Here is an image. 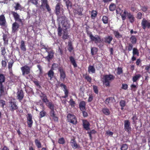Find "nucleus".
<instances>
[{"mask_svg": "<svg viewBox=\"0 0 150 150\" xmlns=\"http://www.w3.org/2000/svg\"><path fill=\"white\" fill-rule=\"evenodd\" d=\"M41 6H45L48 11H50V8L49 6L47 4V0H41Z\"/></svg>", "mask_w": 150, "mask_h": 150, "instance_id": "20", "label": "nucleus"}, {"mask_svg": "<svg viewBox=\"0 0 150 150\" xmlns=\"http://www.w3.org/2000/svg\"><path fill=\"white\" fill-rule=\"evenodd\" d=\"M88 71L89 73H94L95 71V68L93 66H89L88 68Z\"/></svg>", "mask_w": 150, "mask_h": 150, "instance_id": "33", "label": "nucleus"}, {"mask_svg": "<svg viewBox=\"0 0 150 150\" xmlns=\"http://www.w3.org/2000/svg\"><path fill=\"white\" fill-rule=\"evenodd\" d=\"M62 18L61 21H58L61 23H59L58 33L60 36L62 35L63 39H68L69 35L67 30L69 27V24L64 16H62Z\"/></svg>", "mask_w": 150, "mask_h": 150, "instance_id": "1", "label": "nucleus"}, {"mask_svg": "<svg viewBox=\"0 0 150 150\" xmlns=\"http://www.w3.org/2000/svg\"><path fill=\"white\" fill-rule=\"evenodd\" d=\"M142 14L141 12H139L137 14V18L139 19H141L142 18Z\"/></svg>", "mask_w": 150, "mask_h": 150, "instance_id": "56", "label": "nucleus"}, {"mask_svg": "<svg viewBox=\"0 0 150 150\" xmlns=\"http://www.w3.org/2000/svg\"><path fill=\"white\" fill-rule=\"evenodd\" d=\"M141 77V75L139 74L136 75L132 78V81L133 82H136L139 80Z\"/></svg>", "mask_w": 150, "mask_h": 150, "instance_id": "29", "label": "nucleus"}, {"mask_svg": "<svg viewBox=\"0 0 150 150\" xmlns=\"http://www.w3.org/2000/svg\"><path fill=\"white\" fill-rule=\"evenodd\" d=\"M24 97V95L23 91L21 90L18 91L17 93V97L21 101Z\"/></svg>", "mask_w": 150, "mask_h": 150, "instance_id": "15", "label": "nucleus"}, {"mask_svg": "<svg viewBox=\"0 0 150 150\" xmlns=\"http://www.w3.org/2000/svg\"><path fill=\"white\" fill-rule=\"evenodd\" d=\"M127 87L128 86L127 84H123L122 85V89L126 90L127 88Z\"/></svg>", "mask_w": 150, "mask_h": 150, "instance_id": "63", "label": "nucleus"}, {"mask_svg": "<svg viewBox=\"0 0 150 150\" xmlns=\"http://www.w3.org/2000/svg\"><path fill=\"white\" fill-rule=\"evenodd\" d=\"M133 55H137V56L139 55V52L137 49L135 48H134L133 50Z\"/></svg>", "mask_w": 150, "mask_h": 150, "instance_id": "47", "label": "nucleus"}, {"mask_svg": "<svg viewBox=\"0 0 150 150\" xmlns=\"http://www.w3.org/2000/svg\"><path fill=\"white\" fill-rule=\"evenodd\" d=\"M137 87L138 84L137 83H136L135 84L133 83L131 86V89L134 91H135Z\"/></svg>", "mask_w": 150, "mask_h": 150, "instance_id": "35", "label": "nucleus"}, {"mask_svg": "<svg viewBox=\"0 0 150 150\" xmlns=\"http://www.w3.org/2000/svg\"><path fill=\"white\" fill-rule=\"evenodd\" d=\"M141 25L142 28L144 29H145L146 28H150V21L143 18L141 23Z\"/></svg>", "mask_w": 150, "mask_h": 150, "instance_id": "4", "label": "nucleus"}, {"mask_svg": "<svg viewBox=\"0 0 150 150\" xmlns=\"http://www.w3.org/2000/svg\"><path fill=\"white\" fill-rule=\"evenodd\" d=\"M131 42L133 44H135L137 41V39L134 36H132L130 38Z\"/></svg>", "mask_w": 150, "mask_h": 150, "instance_id": "36", "label": "nucleus"}, {"mask_svg": "<svg viewBox=\"0 0 150 150\" xmlns=\"http://www.w3.org/2000/svg\"><path fill=\"white\" fill-rule=\"evenodd\" d=\"M68 122L73 124H76L77 122V120L75 116L69 114L67 116Z\"/></svg>", "mask_w": 150, "mask_h": 150, "instance_id": "7", "label": "nucleus"}, {"mask_svg": "<svg viewBox=\"0 0 150 150\" xmlns=\"http://www.w3.org/2000/svg\"><path fill=\"white\" fill-rule=\"evenodd\" d=\"M128 148L127 145L126 144H123L121 147V150H126Z\"/></svg>", "mask_w": 150, "mask_h": 150, "instance_id": "52", "label": "nucleus"}, {"mask_svg": "<svg viewBox=\"0 0 150 150\" xmlns=\"http://www.w3.org/2000/svg\"><path fill=\"white\" fill-rule=\"evenodd\" d=\"M35 143L36 146L38 148H40L41 147V144L40 141L37 139L35 140Z\"/></svg>", "mask_w": 150, "mask_h": 150, "instance_id": "45", "label": "nucleus"}, {"mask_svg": "<svg viewBox=\"0 0 150 150\" xmlns=\"http://www.w3.org/2000/svg\"><path fill=\"white\" fill-rule=\"evenodd\" d=\"M70 144L72 148L74 149L79 148L80 147L79 145L77 144L75 140L74 139L71 140Z\"/></svg>", "mask_w": 150, "mask_h": 150, "instance_id": "11", "label": "nucleus"}, {"mask_svg": "<svg viewBox=\"0 0 150 150\" xmlns=\"http://www.w3.org/2000/svg\"><path fill=\"white\" fill-rule=\"evenodd\" d=\"M116 8L115 5L114 4H111L109 6V9L110 11H114Z\"/></svg>", "mask_w": 150, "mask_h": 150, "instance_id": "44", "label": "nucleus"}, {"mask_svg": "<svg viewBox=\"0 0 150 150\" xmlns=\"http://www.w3.org/2000/svg\"><path fill=\"white\" fill-rule=\"evenodd\" d=\"M108 18L106 16H103V17L102 21L103 23L105 24H106L108 22Z\"/></svg>", "mask_w": 150, "mask_h": 150, "instance_id": "48", "label": "nucleus"}, {"mask_svg": "<svg viewBox=\"0 0 150 150\" xmlns=\"http://www.w3.org/2000/svg\"><path fill=\"white\" fill-rule=\"evenodd\" d=\"M124 129L128 133H130L132 130L130 122L128 120H126L124 121Z\"/></svg>", "mask_w": 150, "mask_h": 150, "instance_id": "5", "label": "nucleus"}, {"mask_svg": "<svg viewBox=\"0 0 150 150\" xmlns=\"http://www.w3.org/2000/svg\"><path fill=\"white\" fill-rule=\"evenodd\" d=\"M127 17L130 22L132 23L134 22V18L132 14L129 13V14H128Z\"/></svg>", "mask_w": 150, "mask_h": 150, "instance_id": "26", "label": "nucleus"}, {"mask_svg": "<svg viewBox=\"0 0 150 150\" xmlns=\"http://www.w3.org/2000/svg\"><path fill=\"white\" fill-rule=\"evenodd\" d=\"M16 10H20L21 9V6L20 4H17L16 6L15 7Z\"/></svg>", "mask_w": 150, "mask_h": 150, "instance_id": "58", "label": "nucleus"}, {"mask_svg": "<svg viewBox=\"0 0 150 150\" xmlns=\"http://www.w3.org/2000/svg\"><path fill=\"white\" fill-rule=\"evenodd\" d=\"M112 39L113 38L112 36H108L105 38V42L108 44H110Z\"/></svg>", "mask_w": 150, "mask_h": 150, "instance_id": "23", "label": "nucleus"}, {"mask_svg": "<svg viewBox=\"0 0 150 150\" xmlns=\"http://www.w3.org/2000/svg\"><path fill=\"white\" fill-rule=\"evenodd\" d=\"M97 15V12L96 11L93 10L91 12V17L93 19L95 18Z\"/></svg>", "mask_w": 150, "mask_h": 150, "instance_id": "40", "label": "nucleus"}, {"mask_svg": "<svg viewBox=\"0 0 150 150\" xmlns=\"http://www.w3.org/2000/svg\"><path fill=\"white\" fill-rule=\"evenodd\" d=\"M82 122L83 128L87 130H89L90 124L86 120H83Z\"/></svg>", "mask_w": 150, "mask_h": 150, "instance_id": "13", "label": "nucleus"}, {"mask_svg": "<svg viewBox=\"0 0 150 150\" xmlns=\"http://www.w3.org/2000/svg\"><path fill=\"white\" fill-rule=\"evenodd\" d=\"M68 122L73 124H76L77 122V120L75 116L69 114L67 116Z\"/></svg>", "mask_w": 150, "mask_h": 150, "instance_id": "6", "label": "nucleus"}, {"mask_svg": "<svg viewBox=\"0 0 150 150\" xmlns=\"http://www.w3.org/2000/svg\"><path fill=\"white\" fill-rule=\"evenodd\" d=\"M13 63L9 62L8 65V68L10 71L11 70V68L13 66Z\"/></svg>", "mask_w": 150, "mask_h": 150, "instance_id": "62", "label": "nucleus"}, {"mask_svg": "<svg viewBox=\"0 0 150 150\" xmlns=\"http://www.w3.org/2000/svg\"><path fill=\"white\" fill-rule=\"evenodd\" d=\"M102 111L103 113L106 115H108L110 113L109 110L106 108H104L102 110Z\"/></svg>", "mask_w": 150, "mask_h": 150, "instance_id": "37", "label": "nucleus"}, {"mask_svg": "<svg viewBox=\"0 0 150 150\" xmlns=\"http://www.w3.org/2000/svg\"><path fill=\"white\" fill-rule=\"evenodd\" d=\"M46 51L48 53V55L45 58V59L47 60L49 62L53 56V52L52 51H51L50 52H48L47 50V48H45Z\"/></svg>", "mask_w": 150, "mask_h": 150, "instance_id": "16", "label": "nucleus"}, {"mask_svg": "<svg viewBox=\"0 0 150 150\" xmlns=\"http://www.w3.org/2000/svg\"><path fill=\"white\" fill-rule=\"evenodd\" d=\"M93 89L94 92L96 94L98 93V91L97 87L95 86H93Z\"/></svg>", "mask_w": 150, "mask_h": 150, "instance_id": "54", "label": "nucleus"}, {"mask_svg": "<svg viewBox=\"0 0 150 150\" xmlns=\"http://www.w3.org/2000/svg\"><path fill=\"white\" fill-rule=\"evenodd\" d=\"M115 78V76H114L110 74L103 75V84L106 86H109L110 82L113 80Z\"/></svg>", "mask_w": 150, "mask_h": 150, "instance_id": "2", "label": "nucleus"}, {"mask_svg": "<svg viewBox=\"0 0 150 150\" xmlns=\"http://www.w3.org/2000/svg\"><path fill=\"white\" fill-rule=\"evenodd\" d=\"M86 103L84 101L81 102L79 105L81 111L85 110V108Z\"/></svg>", "mask_w": 150, "mask_h": 150, "instance_id": "25", "label": "nucleus"}, {"mask_svg": "<svg viewBox=\"0 0 150 150\" xmlns=\"http://www.w3.org/2000/svg\"><path fill=\"white\" fill-rule=\"evenodd\" d=\"M74 12L75 14H78L79 15H81V9L79 7H78L77 8H75L74 10Z\"/></svg>", "mask_w": 150, "mask_h": 150, "instance_id": "28", "label": "nucleus"}, {"mask_svg": "<svg viewBox=\"0 0 150 150\" xmlns=\"http://www.w3.org/2000/svg\"><path fill=\"white\" fill-rule=\"evenodd\" d=\"M129 13H128L125 10H124V11H122L121 13H119V14L121 16L122 20H125L128 14Z\"/></svg>", "mask_w": 150, "mask_h": 150, "instance_id": "18", "label": "nucleus"}, {"mask_svg": "<svg viewBox=\"0 0 150 150\" xmlns=\"http://www.w3.org/2000/svg\"><path fill=\"white\" fill-rule=\"evenodd\" d=\"M113 33L117 38H120L122 37V35L117 31L113 30Z\"/></svg>", "mask_w": 150, "mask_h": 150, "instance_id": "30", "label": "nucleus"}, {"mask_svg": "<svg viewBox=\"0 0 150 150\" xmlns=\"http://www.w3.org/2000/svg\"><path fill=\"white\" fill-rule=\"evenodd\" d=\"M5 81V77L4 75L0 74V84H2V83L4 82Z\"/></svg>", "mask_w": 150, "mask_h": 150, "instance_id": "43", "label": "nucleus"}, {"mask_svg": "<svg viewBox=\"0 0 150 150\" xmlns=\"http://www.w3.org/2000/svg\"><path fill=\"white\" fill-rule=\"evenodd\" d=\"M85 79L89 82H90L91 81V78L88 76H86L85 77Z\"/></svg>", "mask_w": 150, "mask_h": 150, "instance_id": "64", "label": "nucleus"}, {"mask_svg": "<svg viewBox=\"0 0 150 150\" xmlns=\"http://www.w3.org/2000/svg\"><path fill=\"white\" fill-rule=\"evenodd\" d=\"M48 75L50 79L51 80L54 77V72L51 70L49 71L48 73Z\"/></svg>", "mask_w": 150, "mask_h": 150, "instance_id": "31", "label": "nucleus"}, {"mask_svg": "<svg viewBox=\"0 0 150 150\" xmlns=\"http://www.w3.org/2000/svg\"><path fill=\"white\" fill-rule=\"evenodd\" d=\"M0 103L1 105L3 107L4 105L6 104L5 101L2 100H0Z\"/></svg>", "mask_w": 150, "mask_h": 150, "instance_id": "60", "label": "nucleus"}, {"mask_svg": "<svg viewBox=\"0 0 150 150\" xmlns=\"http://www.w3.org/2000/svg\"><path fill=\"white\" fill-rule=\"evenodd\" d=\"M122 73V69L120 67H118L117 69V74H120Z\"/></svg>", "mask_w": 150, "mask_h": 150, "instance_id": "53", "label": "nucleus"}, {"mask_svg": "<svg viewBox=\"0 0 150 150\" xmlns=\"http://www.w3.org/2000/svg\"><path fill=\"white\" fill-rule=\"evenodd\" d=\"M58 65L57 64L54 63L52 65V68L54 70L55 69L58 67Z\"/></svg>", "mask_w": 150, "mask_h": 150, "instance_id": "59", "label": "nucleus"}, {"mask_svg": "<svg viewBox=\"0 0 150 150\" xmlns=\"http://www.w3.org/2000/svg\"><path fill=\"white\" fill-rule=\"evenodd\" d=\"M69 59L70 61L74 67H76L77 66V65L74 59L72 56H71L69 57Z\"/></svg>", "mask_w": 150, "mask_h": 150, "instance_id": "34", "label": "nucleus"}, {"mask_svg": "<svg viewBox=\"0 0 150 150\" xmlns=\"http://www.w3.org/2000/svg\"><path fill=\"white\" fill-rule=\"evenodd\" d=\"M9 106L10 110L12 111H13L18 109V107L16 103L14 102L10 101L9 102Z\"/></svg>", "mask_w": 150, "mask_h": 150, "instance_id": "9", "label": "nucleus"}, {"mask_svg": "<svg viewBox=\"0 0 150 150\" xmlns=\"http://www.w3.org/2000/svg\"><path fill=\"white\" fill-rule=\"evenodd\" d=\"M70 104L72 106H74L75 104L74 102L72 99H71L69 102Z\"/></svg>", "mask_w": 150, "mask_h": 150, "instance_id": "61", "label": "nucleus"}, {"mask_svg": "<svg viewBox=\"0 0 150 150\" xmlns=\"http://www.w3.org/2000/svg\"><path fill=\"white\" fill-rule=\"evenodd\" d=\"M64 91V93L65 94V95L63 97L64 98H66L68 96V92L67 89H66L64 90H63Z\"/></svg>", "mask_w": 150, "mask_h": 150, "instance_id": "55", "label": "nucleus"}, {"mask_svg": "<svg viewBox=\"0 0 150 150\" xmlns=\"http://www.w3.org/2000/svg\"><path fill=\"white\" fill-rule=\"evenodd\" d=\"M120 105L121 107V109L123 110V107L125 106L126 105V103L124 100H121L120 102Z\"/></svg>", "mask_w": 150, "mask_h": 150, "instance_id": "38", "label": "nucleus"}, {"mask_svg": "<svg viewBox=\"0 0 150 150\" xmlns=\"http://www.w3.org/2000/svg\"><path fill=\"white\" fill-rule=\"evenodd\" d=\"M68 50L69 51L71 52L73 50V48L72 45V44L71 42H68Z\"/></svg>", "mask_w": 150, "mask_h": 150, "instance_id": "42", "label": "nucleus"}, {"mask_svg": "<svg viewBox=\"0 0 150 150\" xmlns=\"http://www.w3.org/2000/svg\"><path fill=\"white\" fill-rule=\"evenodd\" d=\"M46 105L51 110H54V105L51 103L48 102L47 104Z\"/></svg>", "mask_w": 150, "mask_h": 150, "instance_id": "46", "label": "nucleus"}, {"mask_svg": "<svg viewBox=\"0 0 150 150\" xmlns=\"http://www.w3.org/2000/svg\"><path fill=\"white\" fill-rule=\"evenodd\" d=\"M65 1L67 9H69V7H71V3L69 0H68L67 1L66 0Z\"/></svg>", "mask_w": 150, "mask_h": 150, "instance_id": "39", "label": "nucleus"}, {"mask_svg": "<svg viewBox=\"0 0 150 150\" xmlns=\"http://www.w3.org/2000/svg\"><path fill=\"white\" fill-rule=\"evenodd\" d=\"M90 37L91 40L94 41L96 43H99L100 41V39L98 36H94L92 35L91 34L90 35Z\"/></svg>", "mask_w": 150, "mask_h": 150, "instance_id": "10", "label": "nucleus"}, {"mask_svg": "<svg viewBox=\"0 0 150 150\" xmlns=\"http://www.w3.org/2000/svg\"><path fill=\"white\" fill-rule=\"evenodd\" d=\"M59 70L60 72V78L62 80L64 81L66 76L65 73L63 69L61 68H59Z\"/></svg>", "mask_w": 150, "mask_h": 150, "instance_id": "19", "label": "nucleus"}, {"mask_svg": "<svg viewBox=\"0 0 150 150\" xmlns=\"http://www.w3.org/2000/svg\"><path fill=\"white\" fill-rule=\"evenodd\" d=\"M40 97L42 101L45 103L46 105H47V103H48L49 101L47 98L46 95L45 94L42 93V94L40 95Z\"/></svg>", "mask_w": 150, "mask_h": 150, "instance_id": "21", "label": "nucleus"}, {"mask_svg": "<svg viewBox=\"0 0 150 150\" xmlns=\"http://www.w3.org/2000/svg\"><path fill=\"white\" fill-rule=\"evenodd\" d=\"M58 143L61 144H63L65 143L64 139L63 138H60L58 140Z\"/></svg>", "mask_w": 150, "mask_h": 150, "instance_id": "50", "label": "nucleus"}, {"mask_svg": "<svg viewBox=\"0 0 150 150\" xmlns=\"http://www.w3.org/2000/svg\"><path fill=\"white\" fill-rule=\"evenodd\" d=\"M96 132L94 130H93L90 132H88V133L89 134V137L91 139H92L91 134H95L96 133Z\"/></svg>", "mask_w": 150, "mask_h": 150, "instance_id": "49", "label": "nucleus"}, {"mask_svg": "<svg viewBox=\"0 0 150 150\" xmlns=\"http://www.w3.org/2000/svg\"><path fill=\"white\" fill-rule=\"evenodd\" d=\"M29 1L36 5L38 4V0H29Z\"/></svg>", "mask_w": 150, "mask_h": 150, "instance_id": "51", "label": "nucleus"}, {"mask_svg": "<svg viewBox=\"0 0 150 150\" xmlns=\"http://www.w3.org/2000/svg\"><path fill=\"white\" fill-rule=\"evenodd\" d=\"M0 92L1 96H4L7 94V91L2 84H0Z\"/></svg>", "mask_w": 150, "mask_h": 150, "instance_id": "12", "label": "nucleus"}, {"mask_svg": "<svg viewBox=\"0 0 150 150\" xmlns=\"http://www.w3.org/2000/svg\"><path fill=\"white\" fill-rule=\"evenodd\" d=\"M19 26V25L16 22L14 23L12 25V32H14L16 31Z\"/></svg>", "mask_w": 150, "mask_h": 150, "instance_id": "22", "label": "nucleus"}, {"mask_svg": "<svg viewBox=\"0 0 150 150\" xmlns=\"http://www.w3.org/2000/svg\"><path fill=\"white\" fill-rule=\"evenodd\" d=\"M97 51V48L96 47H92L91 49V52L92 55L96 53Z\"/></svg>", "mask_w": 150, "mask_h": 150, "instance_id": "41", "label": "nucleus"}, {"mask_svg": "<svg viewBox=\"0 0 150 150\" xmlns=\"http://www.w3.org/2000/svg\"><path fill=\"white\" fill-rule=\"evenodd\" d=\"M27 123L29 127H31L32 125L33 122L32 120V116L31 114H28L27 117Z\"/></svg>", "mask_w": 150, "mask_h": 150, "instance_id": "17", "label": "nucleus"}, {"mask_svg": "<svg viewBox=\"0 0 150 150\" xmlns=\"http://www.w3.org/2000/svg\"><path fill=\"white\" fill-rule=\"evenodd\" d=\"M21 48L23 51H26V49L25 45L24 42L23 40H22L21 41Z\"/></svg>", "mask_w": 150, "mask_h": 150, "instance_id": "32", "label": "nucleus"}, {"mask_svg": "<svg viewBox=\"0 0 150 150\" xmlns=\"http://www.w3.org/2000/svg\"><path fill=\"white\" fill-rule=\"evenodd\" d=\"M45 112L43 111H42L40 112V115L41 117H44L45 116Z\"/></svg>", "mask_w": 150, "mask_h": 150, "instance_id": "57", "label": "nucleus"}, {"mask_svg": "<svg viewBox=\"0 0 150 150\" xmlns=\"http://www.w3.org/2000/svg\"><path fill=\"white\" fill-rule=\"evenodd\" d=\"M12 14L16 21L20 22H22V20L20 18L19 15L17 13L14 12H13L12 13Z\"/></svg>", "mask_w": 150, "mask_h": 150, "instance_id": "14", "label": "nucleus"}, {"mask_svg": "<svg viewBox=\"0 0 150 150\" xmlns=\"http://www.w3.org/2000/svg\"><path fill=\"white\" fill-rule=\"evenodd\" d=\"M21 69L22 71V75H23L28 74L30 72V68L29 67L26 65L21 67Z\"/></svg>", "mask_w": 150, "mask_h": 150, "instance_id": "8", "label": "nucleus"}, {"mask_svg": "<svg viewBox=\"0 0 150 150\" xmlns=\"http://www.w3.org/2000/svg\"><path fill=\"white\" fill-rule=\"evenodd\" d=\"M50 115L52 118L55 121H57L58 120V118L54 114V110H52L50 112Z\"/></svg>", "mask_w": 150, "mask_h": 150, "instance_id": "27", "label": "nucleus"}, {"mask_svg": "<svg viewBox=\"0 0 150 150\" xmlns=\"http://www.w3.org/2000/svg\"><path fill=\"white\" fill-rule=\"evenodd\" d=\"M64 9L61 7L60 4L58 3L56 6L55 11L56 13L57 16V20L58 21H61L62 17L64 16L63 15Z\"/></svg>", "mask_w": 150, "mask_h": 150, "instance_id": "3", "label": "nucleus"}, {"mask_svg": "<svg viewBox=\"0 0 150 150\" xmlns=\"http://www.w3.org/2000/svg\"><path fill=\"white\" fill-rule=\"evenodd\" d=\"M6 22V20L5 17L3 15H1L0 16V25H3L5 24Z\"/></svg>", "mask_w": 150, "mask_h": 150, "instance_id": "24", "label": "nucleus"}]
</instances>
